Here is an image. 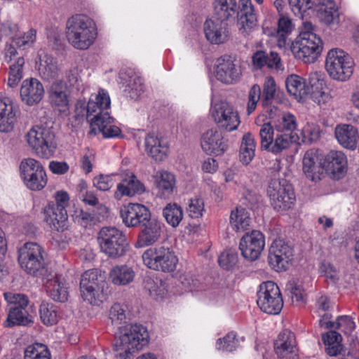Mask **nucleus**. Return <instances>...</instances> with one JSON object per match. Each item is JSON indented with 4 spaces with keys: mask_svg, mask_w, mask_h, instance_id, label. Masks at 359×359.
Wrapping results in <instances>:
<instances>
[{
    "mask_svg": "<svg viewBox=\"0 0 359 359\" xmlns=\"http://www.w3.org/2000/svg\"><path fill=\"white\" fill-rule=\"evenodd\" d=\"M265 116H259L255 123L260 126L259 137L262 149L273 154H279L289 148L294 137L292 133L297 128L295 116L289 112H283L271 121L264 123Z\"/></svg>",
    "mask_w": 359,
    "mask_h": 359,
    "instance_id": "obj_1",
    "label": "nucleus"
},
{
    "mask_svg": "<svg viewBox=\"0 0 359 359\" xmlns=\"http://www.w3.org/2000/svg\"><path fill=\"white\" fill-rule=\"evenodd\" d=\"M314 29L315 27L311 22H303L299 27V34L290 44V50L294 57L306 64L316 62L323 51V41L315 33Z\"/></svg>",
    "mask_w": 359,
    "mask_h": 359,
    "instance_id": "obj_2",
    "label": "nucleus"
},
{
    "mask_svg": "<svg viewBox=\"0 0 359 359\" xmlns=\"http://www.w3.org/2000/svg\"><path fill=\"white\" fill-rule=\"evenodd\" d=\"M66 36L68 42L74 48L87 50L97 39L96 23L87 15H74L67 20Z\"/></svg>",
    "mask_w": 359,
    "mask_h": 359,
    "instance_id": "obj_3",
    "label": "nucleus"
},
{
    "mask_svg": "<svg viewBox=\"0 0 359 359\" xmlns=\"http://www.w3.org/2000/svg\"><path fill=\"white\" fill-rule=\"evenodd\" d=\"M149 332L142 325L130 324L119 327L114 344L119 359H130L137 351L148 344Z\"/></svg>",
    "mask_w": 359,
    "mask_h": 359,
    "instance_id": "obj_4",
    "label": "nucleus"
},
{
    "mask_svg": "<svg viewBox=\"0 0 359 359\" xmlns=\"http://www.w3.org/2000/svg\"><path fill=\"white\" fill-rule=\"evenodd\" d=\"M325 68L332 80L346 82L353 76L355 62L344 50L334 48L329 50L326 54Z\"/></svg>",
    "mask_w": 359,
    "mask_h": 359,
    "instance_id": "obj_5",
    "label": "nucleus"
},
{
    "mask_svg": "<svg viewBox=\"0 0 359 359\" xmlns=\"http://www.w3.org/2000/svg\"><path fill=\"white\" fill-rule=\"evenodd\" d=\"M25 139L29 149L39 158L49 159L56 151L57 142L50 128L34 126L27 131Z\"/></svg>",
    "mask_w": 359,
    "mask_h": 359,
    "instance_id": "obj_6",
    "label": "nucleus"
},
{
    "mask_svg": "<svg viewBox=\"0 0 359 359\" xmlns=\"http://www.w3.org/2000/svg\"><path fill=\"white\" fill-rule=\"evenodd\" d=\"M97 240L100 252L110 259H118L129 250L126 236L116 227L102 228Z\"/></svg>",
    "mask_w": 359,
    "mask_h": 359,
    "instance_id": "obj_7",
    "label": "nucleus"
},
{
    "mask_svg": "<svg viewBox=\"0 0 359 359\" xmlns=\"http://www.w3.org/2000/svg\"><path fill=\"white\" fill-rule=\"evenodd\" d=\"M18 262L25 271L34 276L41 278L50 271L45 264L44 250L36 243H26L19 249Z\"/></svg>",
    "mask_w": 359,
    "mask_h": 359,
    "instance_id": "obj_8",
    "label": "nucleus"
},
{
    "mask_svg": "<svg viewBox=\"0 0 359 359\" xmlns=\"http://www.w3.org/2000/svg\"><path fill=\"white\" fill-rule=\"evenodd\" d=\"M142 258L147 268L165 273L174 271L178 263L173 250L163 245L148 248L143 252Z\"/></svg>",
    "mask_w": 359,
    "mask_h": 359,
    "instance_id": "obj_9",
    "label": "nucleus"
},
{
    "mask_svg": "<svg viewBox=\"0 0 359 359\" xmlns=\"http://www.w3.org/2000/svg\"><path fill=\"white\" fill-rule=\"evenodd\" d=\"M266 194L271 205L278 211L292 208L296 200L292 185L285 179L271 180L268 184Z\"/></svg>",
    "mask_w": 359,
    "mask_h": 359,
    "instance_id": "obj_10",
    "label": "nucleus"
},
{
    "mask_svg": "<svg viewBox=\"0 0 359 359\" xmlns=\"http://www.w3.org/2000/svg\"><path fill=\"white\" fill-rule=\"evenodd\" d=\"M110 106L111 99L108 91L99 88L90 94L88 102L84 99H78L75 104V112L81 116H102L103 114H109L108 109Z\"/></svg>",
    "mask_w": 359,
    "mask_h": 359,
    "instance_id": "obj_11",
    "label": "nucleus"
},
{
    "mask_svg": "<svg viewBox=\"0 0 359 359\" xmlns=\"http://www.w3.org/2000/svg\"><path fill=\"white\" fill-rule=\"evenodd\" d=\"M20 173L24 184L29 190L41 191L47 184L45 168L40 161L34 158H27L21 161Z\"/></svg>",
    "mask_w": 359,
    "mask_h": 359,
    "instance_id": "obj_12",
    "label": "nucleus"
},
{
    "mask_svg": "<svg viewBox=\"0 0 359 359\" xmlns=\"http://www.w3.org/2000/svg\"><path fill=\"white\" fill-rule=\"evenodd\" d=\"M210 114L218 126L227 132L238 128L241 123L238 111L227 102H211Z\"/></svg>",
    "mask_w": 359,
    "mask_h": 359,
    "instance_id": "obj_13",
    "label": "nucleus"
},
{
    "mask_svg": "<svg viewBox=\"0 0 359 359\" xmlns=\"http://www.w3.org/2000/svg\"><path fill=\"white\" fill-rule=\"evenodd\" d=\"M257 303L264 313L276 315L283 309V301L278 285L273 281H266L259 285Z\"/></svg>",
    "mask_w": 359,
    "mask_h": 359,
    "instance_id": "obj_14",
    "label": "nucleus"
},
{
    "mask_svg": "<svg viewBox=\"0 0 359 359\" xmlns=\"http://www.w3.org/2000/svg\"><path fill=\"white\" fill-rule=\"evenodd\" d=\"M293 249L281 239L275 240L269 251V263L276 271H286L292 265Z\"/></svg>",
    "mask_w": 359,
    "mask_h": 359,
    "instance_id": "obj_15",
    "label": "nucleus"
},
{
    "mask_svg": "<svg viewBox=\"0 0 359 359\" xmlns=\"http://www.w3.org/2000/svg\"><path fill=\"white\" fill-rule=\"evenodd\" d=\"M239 65L230 55H223L217 59L213 67V75L217 80L225 84H233L241 76Z\"/></svg>",
    "mask_w": 359,
    "mask_h": 359,
    "instance_id": "obj_16",
    "label": "nucleus"
},
{
    "mask_svg": "<svg viewBox=\"0 0 359 359\" xmlns=\"http://www.w3.org/2000/svg\"><path fill=\"white\" fill-rule=\"evenodd\" d=\"M49 102L53 109L60 116H67L70 113V92L66 83L62 81L53 82L48 90Z\"/></svg>",
    "mask_w": 359,
    "mask_h": 359,
    "instance_id": "obj_17",
    "label": "nucleus"
},
{
    "mask_svg": "<svg viewBox=\"0 0 359 359\" xmlns=\"http://www.w3.org/2000/svg\"><path fill=\"white\" fill-rule=\"evenodd\" d=\"M41 277L48 296L55 302H65L69 297V286L65 278L50 270Z\"/></svg>",
    "mask_w": 359,
    "mask_h": 359,
    "instance_id": "obj_18",
    "label": "nucleus"
},
{
    "mask_svg": "<svg viewBox=\"0 0 359 359\" xmlns=\"http://www.w3.org/2000/svg\"><path fill=\"white\" fill-rule=\"evenodd\" d=\"M323 171L332 180H340L348 170L347 156L343 151L331 150L323 157Z\"/></svg>",
    "mask_w": 359,
    "mask_h": 359,
    "instance_id": "obj_19",
    "label": "nucleus"
},
{
    "mask_svg": "<svg viewBox=\"0 0 359 359\" xmlns=\"http://www.w3.org/2000/svg\"><path fill=\"white\" fill-rule=\"evenodd\" d=\"M265 246V238L262 232L253 230L241 239L239 249L242 256L249 261L257 259Z\"/></svg>",
    "mask_w": 359,
    "mask_h": 359,
    "instance_id": "obj_20",
    "label": "nucleus"
},
{
    "mask_svg": "<svg viewBox=\"0 0 359 359\" xmlns=\"http://www.w3.org/2000/svg\"><path fill=\"white\" fill-rule=\"evenodd\" d=\"M120 175L121 180L117 184L114 193L116 199H120L123 196L133 197L145 192V186L133 172L124 170L121 171Z\"/></svg>",
    "mask_w": 359,
    "mask_h": 359,
    "instance_id": "obj_21",
    "label": "nucleus"
},
{
    "mask_svg": "<svg viewBox=\"0 0 359 359\" xmlns=\"http://www.w3.org/2000/svg\"><path fill=\"white\" fill-rule=\"evenodd\" d=\"M201 146L207 154L220 156L227 150L228 143L219 130L211 128L203 133Z\"/></svg>",
    "mask_w": 359,
    "mask_h": 359,
    "instance_id": "obj_22",
    "label": "nucleus"
},
{
    "mask_svg": "<svg viewBox=\"0 0 359 359\" xmlns=\"http://www.w3.org/2000/svg\"><path fill=\"white\" fill-rule=\"evenodd\" d=\"M121 217L128 227L140 226L150 218V212L144 205L130 203L122 207Z\"/></svg>",
    "mask_w": 359,
    "mask_h": 359,
    "instance_id": "obj_23",
    "label": "nucleus"
},
{
    "mask_svg": "<svg viewBox=\"0 0 359 359\" xmlns=\"http://www.w3.org/2000/svg\"><path fill=\"white\" fill-rule=\"evenodd\" d=\"M154 189L160 198H169L176 189L175 175L170 171L159 170L152 176Z\"/></svg>",
    "mask_w": 359,
    "mask_h": 359,
    "instance_id": "obj_24",
    "label": "nucleus"
},
{
    "mask_svg": "<svg viewBox=\"0 0 359 359\" xmlns=\"http://www.w3.org/2000/svg\"><path fill=\"white\" fill-rule=\"evenodd\" d=\"M35 69L39 76L46 81L57 79L60 74L57 60L43 50L39 51L35 58Z\"/></svg>",
    "mask_w": 359,
    "mask_h": 359,
    "instance_id": "obj_25",
    "label": "nucleus"
},
{
    "mask_svg": "<svg viewBox=\"0 0 359 359\" xmlns=\"http://www.w3.org/2000/svg\"><path fill=\"white\" fill-rule=\"evenodd\" d=\"M302 171L306 177L316 182L321 179L324 171L323 158H320L318 151L311 149L305 152L302 158Z\"/></svg>",
    "mask_w": 359,
    "mask_h": 359,
    "instance_id": "obj_26",
    "label": "nucleus"
},
{
    "mask_svg": "<svg viewBox=\"0 0 359 359\" xmlns=\"http://www.w3.org/2000/svg\"><path fill=\"white\" fill-rule=\"evenodd\" d=\"M203 30L206 39L212 44L223 43L229 37L226 22L216 18L207 20Z\"/></svg>",
    "mask_w": 359,
    "mask_h": 359,
    "instance_id": "obj_27",
    "label": "nucleus"
},
{
    "mask_svg": "<svg viewBox=\"0 0 359 359\" xmlns=\"http://www.w3.org/2000/svg\"><path fill=\"white\" fill-rule=\"evenodd\" d=\"M90 133H102L104 138H114L119 137L121 130L115 124L114 119L109 114H103L102 116L92 117L90 118Z\"/></svg>",
    "mask_w": 359,
    "mask_h": 359,
    "instance_id": "obj_28",
    "label": "nucleus"
},
{
    "mask_svg": "<svg viewBox=\"0 0 359 359\" xmlns=\"http://www.w3.org/2000/svg\"><path fill=\"white\" fill-rule=\"evenodd\" d=\"M275 351L280 359H298L294 333L287 330L280 333L275 342Z\"/></svg>",
    "mask_w": 359,
    "mask_h": 359,
    "instance_id": "obj_29",
    "label": "nucleus"
},
{
    "mask_svg": "<svg viewBox=\"0 0 359 359\" xmlns=\"http://www.w3.org/2000/svg\"><path fill=\"white\" fill-rule=\"evenodd\" d=\"M22 101L28 106L39 103L44 96L43 84L35 78L25 79L20 87Z\"/></svg>",
    "mask_w": 359,
    "mask_h": 359,
    "instance_id": "obj_30",
    "label": "nucleus"
},
{
    "mask_svg": "<svg viewBox=\"0 0 359 359\" xmlns=\"http://www.w3.org/2000/svg\"><path fill=\"white\" fill-rule=\"evenodd\" d=\"M334 136L344 149L355 151L359 145V130L351 124H339L335 127Z\"/></svg>",
    "mask_w": 359,
    "mask_h": 359,
    "instance_id": "obj_31",
    "label": "nucleus"
},
{
    "mask_svg": "<svg viewBox=\"0 0 359 359\" xmlns=\"http://www.w3.org/2000/svg\"><path fill=\"white\" fill-rule=\"evenodd\" d=\"M142 226L143 229L135 244L136 248L153 245L158 241L161 235V223L156 219L150 217Z\"/></svg>",
    "mask_w": 359,
    "mask_h": 359,
    "instance_id": "obj_32",
    "label": "nucleus"
},
{
    "mask_svg": "<svg viewBox=\"0 0 359 359\" xmlns=\"http://www.w3.org/2000/svg\"><path fill=\"white\" fill-rule=\"evenodd\" d=\"M311 97L313 102L322 106L327 104L332 100V95L328 90L325 81L318 72L311 73L309 76Z\"/></svg>",
    "mask_w": 359,
    "mask_h": 359,
    "instance_id": "obj_33",
    "label": "nucleus"
},
{
    "mask_svg": "<svg viewBox=\"0 0 359 359\" xmlns=\"http://www.w3.org/2000/svg\"><path fill=\"white\" fill-rule=\"evenodd\" d=\"M17 111L11 98L0 97V132L8 133L13 129L17 121Z\"/></svg>",
    "mask_w": 359,
    "mask_h": 359,
    "instance_id": "obj_34",
    "label": "nucleus"
},
{
    "mask_svg": "<svg viewBox=\"0 0 359 359\" xmlns=\"http://www.w3.org/2000/svg\"><path fill=\"white\" fill-rule=\"evenodd\" d=\"M44 221L53 229L63 231L67 229V212L55 205L54 201H50L43 210Z\"/></svg>",
    "mask_w": 359,
    "mask_h": 359,
    "instance_id": "obj_35",
    "label": "nucleus"
},
{
    "mask_svg": "<svg viewBox=\"0 0 359 359\" xmlns=\"http://www.w3.org/2000/svg\"><path fill=\"white\" fill-rule=\"evenodd\" d=\"M145 150L156 161H163L168 156L169 145L166 140L154 134H148L144 139Z\"/></svg>",
    "mask_w": 359,
    "mask_h": 359,
    "instance_id": "obj_36",
    "label": "nucleus"
},
{
    "mask_svg": "<svg viewBox=\"0 0 359 359\" xmlns=\"http://www.w3.org/2000/svg\"><path fill=\"white\" fill-rule=\"evenodd\" d=\"M285 86L288 93L299 102L304 101L309 95V83H307L306 79L299 75H290L286 79Z\"/></svg>",
    "mask_w": 359,
    "mask_h": 359,
    "instance_id": "obj_37",
    "label": "nucleus"
},
{
    "mask_svg": "<svg viewBox=\"0 0 359 359\" xmlns=\"http://www.w3.org/2000/svg\"><path fill=\"white\" fill-rule=\"evenodd\" d=\"M120 79L125 95L133 100L137 99L144 89L142 79L132 72L121 73Z\"/></svg>",
    "mask_w": 359,
    "mask_h": 359,
    "instance_id": "obj_38",
    "label": "nucleus"
},
{
    "mask_svg": "<svg viewBox=\"0 0 359 359\" xmlns=\"http://www.w3.org/2000/svg\"><path fill=\"white\" fill-rule=\"evenodd\" d=\"M318 16L326 25L338 23L339 14L336 3L332 0H321L318 4Z\"/></svg>",
    "mask_w": 359,
    "mask_h": 359,
    "instance_id": "obj_39",
    "label": "nucleus"
},
{
    "mask_svg": "<svg viewBox=\"0 0 359 359\" xmlns=\"http://www.w3.org/2000/svg\"><path fill=\"white\" fill-rule=\"evenodd\" d=\"M135 272L133 269L127 265H116L111 268L109 277L115 285H127L135 278Z\"/></svg>",
    "mask_w": 359,
    "mask_h": 359,
    "instance_id": "obj_40",
    "label": "nucleus"
},
{
    "mask_svg": "<svg viewBox=\"0 0 359 359\" xmlns=\"http://www.w3.org/2000/svg\"><path fill=\"white\" fill-rule=\"evenodd\" d=\"M231 228L236 231L248 229L251 223L250 214L243 207H237L231 210L229 217Z\"/></svg>",
    "mask_w": 359,
    "mask_h": 359,
    "instance_id": "obj_41",
    "label": "nucleus"
},
{
    "mask_svg": "<svg viewBox=\"0 0 359 359\" xmlns=\"http://www.w3.org/2000/svg\"><path fill=\"white\" fill-rule=\"evenodd\" d=\"M256 142L251 133H245L241 140L239 149V158L243 164L248 165L255 154Z\"/></svg>",
    "mask_w": 359,
    "mask_h": 359,
    "instance_id": "obj_42",
    "label": "nucleus"
},
{
    "mask_svg": "<svg viewBox=\"0 0 359 359\" xmlns=\"http://www.w3.org/2000/svg\"><path fill=\"white\" fill-rule=\"evenodd\" d=\"M286 290L294 304L299 306L306 302V289L302 279L298 278L290 280L286 285Z\"/></svg>",
    "mask_w": 359,
    "mask_h": 359,
    "instance_id": "obj_43",
    "label": "nucleus"
},
{
    "mask_svg": "<svg viewBox=\"0 0 359 359\" xmlns=\"http://www.w3.org/2000/svg\"><path fill=\"white\" fill-rule=\"evenodd\" d=\"M213 8L216 18L225 21L237 13L236 0H215Z\"/></svg>",
    "mask_w": 359,
    "mask_h": 359,
    "instance_id": "obj_44",
    "label": "nucleus"
},
{
    "mask_svg": "<svg viewBox=\"0 0 359 359\" xmlns=\"http://www.w3.org/2000/svg\"><path fill=\"white\" fill-rule=\"evenodd\" d=\"M106 287L101 286H87L86 287H83L80 286L81 295L85 302L92 305L98 306L106 299Z\"/></svg>",
    "mask_w": 359,
    "mask_h": 359,
    "instance_id": "obj_45",
    "label": "nucleus"
},
{
    "mask_svg": "<svg viewBox=\"0 0 359 359\" xmlns=\"http://www.w3.org/2000/svg\"><path fill=\"white\" fill-rule=\"evenodd\" d=\"M32 322L26 308L10 307L8 318L4 323L5 327L26 325Z\"/></svg>",
    "mask_w": 359,
    "mask_h": 359,
    "instance_id": "obj_46",
    "label": "nucleus"
},
{
    "mask_svg": "<svg viewBox=\"0 0 359 359\" xmlns=\"http://www.w3.org/2000/svg\"><path fill=\"white\" fill-rule=\"evenodd\" d=\"M320 324L325 328L337 329L345 334L350 333L355 327L354 321L348 316H339L334 322H325L324 319H322L320 320Z\"/></svg>",
    "mask_w": 359,
    "mask_h": 359,
    "instance_id": "obj_47",
    "label": "nucleus"
},
{
    "mask_svg": "<svg viewBox=\"0 0 359 359\" xmlns=\"http://www.w3.org/2000/svg\"><path fill=\"white\" fill-rule=\"evenodd\" d=\"M81 287H107L104 276L101 271L97 269H93L84 272L80 281Z\"/></svg>",
    "mask_w": 359,
    "mask_h": 359,
    "instance_id": "obj_48",
    "label": "nucleus"
},
{
    "mask_svg": "<svg viewBox=\"0 0 359 359\" xmlns=\"http://www.w3.org/2000/svg\"><path fill=\"white\" fill-rule=\"evenodd\" d=\"M163 214L168 224L172 227L178 226L184 216L182 208L175 203L167 204Z\"/></svg>",
    "mask_w": 359,
    "mask_h": 359,
    "instance_id": "obj_49",
    "label": "nucleus"
},
{
    "mask_svg": "<svg viewBox=\"0 0 359 359\" xmlns=\"http://www.w3.org/2000/svg\"><path fill=\"white\" fill-rule=\"evenodd\" d=\"M325 345L327 346L326 352L330 356L337 355L341 351V335L334 332L330 331L322 337Z\"/></svg>",
    "mask_w": 359,
    "mask_h": 359,
    "instance_id": "obj_50",
    "label": "nucleus"
},
{
    "mask_svg": "<svg viewBox=\"0 0 359 359\" xmlns=\"http://www.w3.org/2000/svg\"><path fill=\"white\" fill-rule=\"evenodd\" d=\"M145 287L149 290L151 297L156 301L161 302L167 297L166 284L160 279L147 280Z\"/></svg>",
    "mask_w": 359,
    "mask_h": 359,
    "instance_id": "obj_51",
    "label": "nucleus"
},
{
    "mask_svg": "<svg viewBox=\"0 0 359 359\" xmlns=\"http://www.w3.org/2000/svg\"><path fill=\"white\" fill-rule=\"evenodd\" d=\"M239 32L243 35H248L257 27V20L255 12L241 13L238 20Z\"/></svg>",
    "mask_w": 359,
    "mask_h": 359,
    "instance_id": "obj_52",
    "label": "nucleus"
},
{
    "mask_svg": "<svg viewBox=\"0 0 359 359\" xmlns=\"http://www.w3.org/2000/svg\"><path fill=\"white\" fill-rule=\"evenodd\" d=\"M24 359H51V355L46 345L35 343L26 348Z\"/></svg>",
    "mask_w": 359,
    "mask_h": 359,
    "instance_id": "obj_53",
    "label": "nucleus"
},
{
    "mask_svg": "<svg viewBox=\"0 0 359 359\" xmlns=\"http://www.w3.org/2000/svg\"><path fill=\"white\" fill-rule=\"evenodd\" d=\"M25 60L22 57H18L11 65L8 72V86L11 88L16 87L22 78V68Z\"/></svg>",
    "mask_w": 359,
    "mask_h": 359,
    "instance_id": "obj_54",
    "label": "nucleus"
},
{
    "mask_svg": "<svg viewBox=\"0 0 359 359\" xmlns=\"http://www.w3.org/2000/svg\"><path fill=\"white\" fill-rule=\"evenodd\" d=\"M41 322L47 326H52L58 321L57 312L55 306L49 303H42L39 309Z\"/></svg>",
    "mask_w": 359,
    "mask_h": 359,
    "instance_id": "obj_55",
    "label": "nucleus"
},
{
    "mask_svg": "<svg viewBox=\"0 0 359 359\" xmlns=\"http://www.w3.org/2000/svg\"><path fill=\"white\" fill-rule=\"evenodd\" d=\"M36 31L34 29H29L27 32L23 34H17L13 36V43L17 46V47L22 49L29 48L33 45L36 40Z\"/></svg>",
    "mask_w": 359,
    "mask_h": 359,
    "instance_id": "obj_56",
    "label": "nucleus"
},
{
    "mask_svg": "<svg viewBox=\"0 0 359 359\" xmlns=\"http://www.w3.org/2000/svg\"><path fill=\"white\" fill-rule=\"evenodd\" d=\"M187 211L191 218L198 219L201 217L205 212L203 199L199 196L191 198L188 201Z\"/></svg>",
    "mask_w": 359,
    "mask_h": 359,
    "instance_id": "obj_57",
    "label": "nucleus"
},
{
    "mask_svg": "<svg viewBox=\"0 0 359 359\" xmlns=\"http://www.w3.org/2000/svg\"><path fill=\"white\" fill-rule=\"evenodd\" d=\"M288 2L293 13L299 18H303L316 4V0H288Z\"/></svg>",
    "mask_w": 359,
    "mask_h": 359,
    "instance_id": "obj_58",
    "label": "nucleus"
},
{
    "mask_svg": "<svg viewBox=\"0 0 359 359\" xmlns=\"http://www.w3.org/2000/svg\"><path fill=\"white\" fill-rule=\"evenodd\" d=\"M320 128L314 123H307L302 129V141L311 142L317 140L320 137Z\"/></svg>",
    "mask_w": 359,
    "mask_h": 359,
    "instance_id": "obj_59",
    "label": "nucleus"
},
{
    "mask_svg": "<svg viewBox=\"0 0 359 359\" xmlns=\"http://www.w3.org/2000/svg\"><path fill=\"white\" fill-rule=\"evenodd\" d=\"M276 90V82L273 77L267 76L265 79L263 86V100L264 106L269 105L274 98Z\"/></svg>",
    "mask_w": 359,
    "mask_h": 359,
    "instance_id": "obj_60",
    "label": "nucleus"
},
{
    "mask_svg": "<svg viewBox=\"0 0 359 359\" xmlns=\"http://www.w3.org/2000/svg\"><path fill=\"white\" fill-rule=\"evenodd\" d=\"M72 217L76 224L84 228L90 226L94 223V217L93 215L88 212H85L80 208H76L74 210Z\"/></svg>",
    "mask_w": 359,
    "mask_h": 359,
    "instance_id": "obj_61",
    "label": "nucleus"
},
{
    "mask_svg": "<svg viewBox=\"0 0 359 359\" xmlns=\"http://www.w3.org/2000/svg\"><path fill=\"white\" fill-rule=\"evenodd\" d=\"M216 348L219 351H226L231 352L237 347V339L233 332L228 333L223 338L217 340L215 344Z\"/></svg>",
    "mask_w": 359,
    "mask_h": 359,
    "instance_id": "obj_62",
    "label": "nucleus"
},
{
    "mask_svg": "<svg viewBox=\"0 0 359 359\" xmlns=\"http://www.w3.org/2000/svg\"><path fill=\"white\" fill-rule=\"evenodd\" d=\"M319 272L328 283H335L339 280L338 270L330 262H324L321 263Z\"/></svg>",
    "mask_w": 359,
    "mask_h": 359,
    "instance_id": "obj_63",
    "label": "nucleus"
},
{
    "mask_svg": "<svg viewBox=\"0 0 359 359\" xmlns=\"http://www.w3.org/2000/svg\"><path fill=\"white\" fill-rule=\"evenodd\" d=\"M95 161V152L93 149L87 148L80 159V167L85 174L93 171V164Z\"/></svg>",
    "mask_w": 359,
    "mask_h": 359,
    "instance_id": "obj_64",
    "label": "nucleus"
}]
</instances>
